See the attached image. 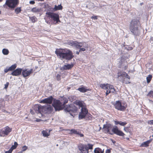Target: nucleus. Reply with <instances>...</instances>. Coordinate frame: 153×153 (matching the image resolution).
Instances as JSON below:
<instances>
[{
    "label": "nucleus",
    "instance_id": "obj_1",
    "mask_svg": "<svg viewBox=\"0 0 153 153\" xmlns=\"http://www.w3.org/2000/svg\"><path fill=\"white\" fill-rule=\"evenodd\" d=\"M55 53L58 58L62 60L69 61L74 57L72 51L68 48L56 49Z\"/></svg>",
    "mask_w": 153,
    "mask_h": 153
},
{
    "label": "nucleus",
    "instance_id": "obj_2",
    "mask_svg": "<svg viewBox=\"0 0 153 153\" xmlns=\"http://www.w3.org/2000/svg\"><path fill=\"white\" fill-rule=\"evenodd\" d=\"M76 104L81 108V112L79 115V119H81L84 118L88 112L85 103L82 101H78L76 102Z\"/></svg>",
    "mask_w": 153,
    "mask_h": 153
},
{
    "label": "nucleus",
    "instance_id": "obj_3",
    "mask_svg": "<svg viewBox=\"0 0 153 153\" xmlns=\"http://www.w3.org/2000/svg\"><path fill=\"white\" fill-rule=\"evenodd\" d=\"M105 132L106 133L112 134L110 130L112 129V131L114 134L123 137L125 135V134L121 131L119 129L117 126H114L112 129L111 125H107L104 128Z\"/></svg>",
    "mask_w": 153,
    "mask_h": 153
},
{
    "label": "nucleus",
    "instance_id": "obj_4",
    "mask_svg": "<svg viewBox=\"0 0 153 153\" xmlns=\"http://www.w3.org/2000/svg\"><path fill=\"white\" fill-rule=\"evenodd\" d=\"M140 22L139 19H132L131 21L129 28L131 32L134 35H136L138 33V27Z\"/></svg>",
    "mask_w": 153,
    "mask_h": 153
},
{
    "label": "nucleus",
    "instance_id": "obj_5",
    "mask_svg": "<svg viewBox=\"0 0 153 153\" xmlns=\"http://www.w3.org/2000/svg\"><path fill=\"white\" fill-rule=\"evenodd\" d=\"M100 87L103 89L106 90V96H107L111 93L117 94V91L114 88V86L111 85L107 83L103 84L100 85Z\"/></svg>",
    "mask_w": 153,
    "mask_h": 153
},
{
    "label": "nucleus",
    "instance_id": "obj_6",
    "mask_svg": "<svg viewBox=\"0 0 153 153\" xmlns=\"http://www.w3.org/2000/svg\"><path fill=\"white\" fill-rule=\"evenodd\" d=\"M113 105L116 109L121 111H125L127 106L126 103L121 102L120 100L116 101Z\"/></svg>",
    "mask_w": 153,
    "mask_h": 153
},
{
    "label": "nucleus",
    "instance_id": "obj_7",
    "mask_svg": "<svg viewBox=\"0 0 153 153\" xmlns=\"http://www.w3.org/2000/svg\"><path fill=\"white\" fill-rule=\"evenodd\" d=\"M53 100L52 105L56 111H59L62 110L64 108L62 105V103L60 100L54 99Z\"/></svg>",
    "mask_w": 153,
    "mask_h": 153
},
{
    "label": "nucleus",
    "instance_id": "obj_8",
    "mask_svg": "<svg viewBox=\"0 0 153 153\" xmlns=\"http://www.w3.org/2000/svg\"><path fill=\"white\" fill-rule=\"evenodd\" d=\"M37 108L38 111L40 113L41 112H43V111L45 110L46 113H50L53 110V108L50 105H48L47 106L38 105Z\"/></svg>",
    "mask_w": 153,
    "mask_h": 153
},
{
    "label": "nucleus",
    "instance_id": "obj_9",
    "mask_svg": "<svg viewBox=\"0 0 153 153\" xmlns=\"http://www.w3.org/2000/svg\"><path fill=\"white\" fill-rule=\"evenodd\" d=\"M46 14L47 15V17L49 18H51L53 20L56 22L54 23L55 24H56L59 22H60L59 20V16L58 14L53 13L51 12H47L46 13Z\"/></svg>",
    "mask_w": 153,
    "mask_h": 153
},
{
    "label": "nucleus",
    "instance_id": "obj_10",
    "mask_svg": "<svg viewBox=\"0 0 153 153\" xmlns=\"http://www.w3.org/2000/svg\"><path fill=\"white\" fill-rule=\"evenodd\" d=\"M83 43L78 42L77 41L73 40H68L65 44L72 47H74L76 48H79L82 46Z\"/></svg>",
    "mask_w": 153,
    "mask_h": 153
},
{
    "label": "nucleus",
    "instance_id": "obj_11",
    "mask_svg": "<svg viewBox=\"0 0 153 153\" xmlns=\"http://www.w3.org/2000/svg\"><path fill=\"white\" fill-rule=\"evenodd\" d=\"M19 4V0H7L5 4L11 9H13Z\"/></svg>",
    "mask_w": 153,
    "mask_h": 153
},
{
    "label": "nucleus",
    "instance_id": "obj_12",
    "mask_svg": "<svg viewBox=\"0 0 153 153\" xmlns=\"http://www.w3.org/2000/svg\"><path fill=\"white\" fill-rule=\"evenodd\" d=\"M11 131L12 128L8 126H6L0 131V136L3 137L7 136Z\"/></svg>",
    "mask_w": 153,
    "mask_h": 153
},
{
    "label": "nucleus",
    "instance_id": "obj_13",
    "mask_svg": "<svg viewBox=\"0 0 153 153\" xmlns=\"http://www.w3.org/2000/svg\"><path fill=\"white\" fill-rule=\"evenodd\" d=\"M54 98L52 96H50L48 98H45L43 100H39L38 102L40 103L51 104Z\"/></svg>",
    "mask_w": 153,
    "mask_h": 153
},
{
    "label": "nucleus",
    "instance_id": "obj_14",
    "mask_svg": "<svg viewBox=\"0 0 153 153\" xmlns=\"http://www.w3.org/2000/svg\"><path fill=\"white\" fill-rule=\"evenodd\" d=\"M22 75L23 77H25L29 76L33 72V69H31L29 70L28 69H25L22 70Z\"/></svg>",
    "mask_w": 153,
    "mask_h": 153
},
{
    "label": "nucleus",
    "instance_id": "obj_15",
    "mask_svg": "<svg viewBox=\"0 0 153 153\" xmlns=\"http://www.w3.org/2000/svg\"><path fill=\"white\" fill-rule=\"evenodd\" d=\"M78 148L82 153H88L87 146L86 145L80 144L78 146Z\"/></svg>",
    "mask_w": 153,
    "mask_h": 153
},
{
    "label": "nucleus",
    "instance_id": "obj_16",
    "mask_svg": "<svg viewBox=\"0 0 153 153\" xmlns=\"http://www.w3.org/2000/svg\"><path fill=\"white\" fill-rule=\"evenodd\" d=\"M122 77H126L128 78V79H130V76L126 72H124L122 71H119L117 73V77L119 78Z\"/></svg>",
    "mask_w": 153,
    "mask_h": 153
},
{
    "label": "nucleus",
    "instance_id": "obj_17",
    "mask_svg": "<svg viewBox=\"0 0 153 153\" xmlns=\"http://www.w3.org/2000/svg\"><path fill=\"white\" fill-rule=\"evenodd\" d=\"M22 69L21 68H18L14 70L11 74L13 76H18L20 75L22 72Z\"/></svg>",
    "mask_w": 153,
    "mask_h": 153
},
{
    "label": "nucleus",
    "instance_id": "obj_18",
    "mask_svg": "<svg viewBox=\"0 0 153 153\" xmlns=\"http://www.w3.org/2000/svg\"><path fill=\"white\" fill-rule=\"evenodd\" d=\"M77 90L82 93H85L88 91H90L91 90L89 88H87V87L81 86V87L77 89Z\"/></svg>",
    "mask_w": 153,
    "mask_h": 153
},
{
    "label": "nucleus",
    "instance_id": "obj_19",
    "mask_svg": "<svg viewBox=\"0 0 153 153\" xmlns=\"http://www.w3.org/2000/svg\"><path fill=\"white\" fill-rule=\"evenodd\" d=\"M70 133L73 134H78L80 136V137H84V135L81 133H80L78 131H77V130L75 129H72L70 130Z\"/></svg>",
    "mask_w": 153,
    "mask_h": 153
},
{
    "label": "nucleus",
    "instance_id": "obj_20",
    "mask_svg": "<svg viewBox=\"0 0 153 153\" xmlns=\"http://www.w3.org/2000/svg\"><path fill=\"white\" fill-rule=\"evenodd\" d=\"M74 66L73 64L64 65L61 68L62 70H67L71 69Z\"/></svg>",
    "mask_w": 153,
    "mask_h": 153
},
{
    "label": "nucleus",
    "instance_id": "obj_21",
    "mask_svg": "<svg viewBox=\"0 0 153 153\" xmlns=\"http://www.w3.org/2000/svg\"><path fill=\"white\" fill-rule=\"evenodd\" d=\"M60 101L62 103V105H63V107H65V105L68 102V99L64 96L61 97Z\"/></svg>",
    "mask_w": 153,
    "mask_h": 153
},
{
    "label": "nucleus",
    "instance_id": "obj_22",
    "mask_svg": "<svg viewBox=\"0 0 153 153\" xmlns=\"http://www.w3.org/2000/svg\"><path fill=\"white\" fill-rule=\"evenodd\" d=\"M152 141L151 140H150L146 141L145 142L142 143L140 146V147H147L149 146V144Z\"/></svg>",
    "mask_w": 153,
    "mask_h": 153
},
{
    "label": "nucleus",
    "instance_id": "obj_23",
    "mask_svg": "<svg viewBox=\"0 0 153 153\" xmlns=\"http://www.w3.org/2000/svg\"><path fill=\"white\" fill-rule=\"evenodd\" d=\"M42 11L41 8H38L37 7H34L31 10V11L34 13H39Z\"/></svg>",
    "mask_w": 153,
    "mask_h": 153
},
{
    "label": "nucleus",
    "instance_id": "obj_24",
    "mask_svg": "<svg viewBox=\"0 0 153 153\" xmlns=\"http://www.w3.org/2000/svg\"><path fill=\"white\" fill-rule=\"evenodd\" d=\"M114 122L115 125L119 124L122 126H124L127 124V123L126 122H123L121 121H119L117 120L114 121Z\"/></svg>",
    "mask_w": 153,
    "mask_h": 153
},
{
    "label": "nucleus",
    "instance_id": "obj_25",
    "mask_svg": "<svg viewBox=\"0 0 153 153\" xmlns=\"http://www.w3.org/2000/svg\"><path fill=\"white\" fill-rule=\"evenodd\" d=\"M42 133L43 136L44 137H48L50 136L49 132H48V130L47 129L43 130L42 132Z\"/></svg>",
    "mask_w": 153,
    "mask_h": 153
},
{
    "label": "nucleus",
    "instance_id": "obj_26",
    "mask_svg": "<svg viewBox=\"0 0 153 153\" xmlns=\"http://www.w3.org/2000/svg\"><path fill=\"white\" fill-rule=\"evenodd\" d=\"M64 108H65V111L70 112L71 115L72 116H73L72 115V114H71V105H66L65 106V107Z\"/></svg>",
    "mask_w": 153,
    "mask_h": 153
},
{
    "label": "nucleus",
    "instance_id": "obj_27",
    "mask_svg": "<svg viewBox=\"0 0 153 153\" xmlns=\"http://www.w3.org/2000/svg\"><path fill=\"white\" fill-rule=\"evenodd\" d=\"M71 112H76L77 111V108L74 105H71Z\"/></svg>",
    "mask_w": 153,
    "mask_h": 153
},
{
    "label": "nucleus",
    "instance_id": "obj_28",
    "mask_svg": "<svg viewBox=\"0 0 153 153\" xmlns=\"http://www.w3.org/2000/svg\"><path fill=\"white\" fill-rule=\"evenodd\" d=\"M132 128L130 127V126L125 127L124 128V130L127 132H129L131 134L132 133Z\"/></svg>",
    "mask_w": 153,
    "mask_h": 153
},
{
    "label": "nucleus",
    "instance_id": "obj_29",
    "mask_svg": "<svg viewBox=\"0 0 153 153\" xmlns=\"http://www.w3.org/2000/svg\"><path fill=\"white\" fill-rule=\"evenodd\" d=\"M62 7L61 4L58 5V6L56 5L54 8V10L55 11L62 10Z\"/></svg>",
    "mask_w": 153,
    "mask_h": 153
},
{
    "label": "nucleus",
    "instance_id": "obj_30",
    "mask_svg": "<svg viewBox=\"0 0 153 153\" xmlns=\"http://www.w3.org/2000/svg\"><path fill=\"white\" fill-rule=\"evenodd\" d=\"M2 53L4 55H7L9 53L8 50L7 49L4 48L2 50Z\"/></svg>",
    "mask_w": 153,
    "mask_h": 153
},
{
    "label": "nucleus",
    "instance_id": "obj_31",
    "mask_svg": "<svg viewBox=\"0 0 153 153\" xmlns=\"http://www.w3.org/2000/svg\"><path fill=\"white\" fill-rule=\"evenodd\" d=\"M21 8V7H17L15 10V13L17 14L20 13L22 11Z\"/></svg>",
    "mask_w": 153,
    "mask_h": 153
},
{
    "label": "nucleus",
    "instance_id": "obj_32",
    "mask_svg": "<svg viewBox=\"0 0 153 153\" xmlns=\"http://www.w3.org/2000/svg\"><path fill=\"white\" fill-rule=\"evenodd\" d=\"M30 18L33 23H34L37 21V19L35 16L30 17Z\"/></svg>",
    "mask_w": 153,
    "mask_h": 153
},
{
    "label": "nucleus",
    "instance_id": "obj_33",
    "mask_svg": "<svg viewBox=\"0 0 153 153\" xmlns=\"http://www.w3.org/2000/svg\"><path fill=\"white\" fill-rule=\"evenodd\" d=\"M152 78V76L151 75H149L146 77L147 82L148 83H149Z\"/></svg>",
    "mask_w": 153,
    "mask_h": 153
},
{
    "label": "nucleus",
    "instance_id": "obj_34",
    "mask_svg": "<svg viewBox=\"0 0 153 153\" xmlns=\"http://www.w3.org/2000/svg\"><path fill=\"white\" fill-rule=\"evenodd\" d=\"M16 64H14L9 67V68L10 71H12L14 70L16 68Z\"/></svg>",
    "mask_w": 153,
    "mask_h": 153
},
{
    "label": "nucleus",
    "instance_id": "obj_35",
    "mask_svg": "<svg viewBox=\"0 0 153 153\" xmlns=\"http://www.w3.org/2000/svg\"><path fill=\"white\" fill-rule=\"evenodd\" d=\"M18 145V144L16 142H15L14 143V145H13L11 146L10 149H12V150H13L15 149L16 148Z\"/></svg>",
    "mask_w": 153,
    "mask_h": 153
},
{
    "label": "nucleus",
    "instance_id": "obj_36",
    "mask_svg": "<svg viewBox=\"0 0 153 153\" xmlns=\"http://www.w3.org/2000/svg\"><path fill=\"white\" fill-rule=\"evenodd\" d=\"M147 96L149 97H153V91H150L147 94Z\"/></svg>",
    "mask_w": 153,
    "mask_h": 153
},
{
    "label": "nucleus",
    "instance_id": "obj_37",
    "mask_svg": "<svg viewBox=\"0 0 153 153\" xmlns=\"http://www.w3.org/2000/svg\"><path fill=\"white\" fill-rule=\"evenodd\" d=\"M88 150L89 149H93V145H92L91 144H88Z\"/></svg>",
    "mask_w": 153,
    "mask_h": 153
},
{
    "label": "nucleus",
    "instance_id": "obj_38",
    "mask_svg": "<svg viewBox=\"0 0 153 153\" xmlns=\"http://www.w3.org/2000/svg\"><path fill=\"white\" fill-rule=\"evenodd\" d=\"M56 78L58 81L60 80L61 79L60 75L59 74H58L56 76Z\"/></svg>",
    "mask_w": 153,
    "mask_h": 153
},
{
    "label": "nucleus",
    "instance_id": "obj_39",
    "mask_svg": "<svg viewBox=\"0 0 153 153\" xmlns=\"http://www.w3.org/2000/svg\"><path fill=\"white\" fill-rule=\"evenodd\" d=\"M9 82H7L6 84H5L4 85V88L5 89H7V88H8V86L9 85Z\"/></svg>",
    "mask_w": 153,
    "mask_h": 153
},
{
    "label": "nucleus",
    "instance_id": "obj_40",
    "mask_svg": "<svg viewBox=\"0 0 153 153\" xmlns=\"http://www.w3.org/2000/svg\"><path fill=\"white\" fill-rule=\"evenodd\" d=\"M9 71H10V70L9 68H7L6 69L4 70V72L5 73H7Z\"/></svg>",
    "mask_w": 153,
    "mask_h": 153
},
{
    "label": "nucleus",
    "instance_id": "obj_41",
    "mask_svg": "<svg viewBox=\"0 0 153 153\" xmlns=\"http://www.w3.org/2000/svg\"><path fill=\"white\" fill-rule=\"evenodd\" d=\"M122 82L123 83H125L126 84L130 83V82L129 81H126V82H125V81L124 79H123L122 80Z\"/></svg>",
    "mask_w": 153,
    "mask_h": 153
},
{
    "label": "nucleus",
    "instance_id": "obj_42",
    "mask_svg": "<svg viewBox=\"0 0 153 153\" xmlns=\"http://www.w3.org/2000/svg\"><path fill=\"white\" fill-rule=\"evenodd\" d=\"M27 149V147L25 146L22 147V149L23 151H25Z\"/></svg>",
    "mask_w": 153,
    "mask_h": 153
},
{
    "label": "nucleus",
    "instance_id": "obj_43",
    "mask_svg": "<svg viewBox=\"0 0 153 153\" xmlns=\"http://www.w3.org/2000/svg\"><path fill=\"white\" fill-rule=\"evenodd\" d=\"M78 49H79V51H85L86 50L84 48H81V47H80L79 48H78Z\"/></svg>",
    "mask_w": 153,
    "mask_h": 153
},
{
    "label": "nucleus",
    "instance_id": "obj_44",
    "mask_svg": "<svg viewBox=\"0 0 153 153\" xmlns=\"http://www.w3.org/2000/svg\"><path fill=\"white\" fill-rule=\"evenodd\" d=\"M148 123L150 125H153V120H149L148 121Z\"/></svg>",
    "mask_w": 153,
    "mask_h": 153
},
{
    "label": "nucleus",
    "instance_id": "obj_45",
    "mask_svg": "<svg viewBox=\"0 0 153 153\" xmlns=\"http://www.w3.org/2000/svg\"><path fill=\"white\" fill-rule=\"evenodd\" d=\"M111 149H107L105 151V153H111Z\"/></svg>",
    "mask_w": 153,
    "mask_h": 153
},
{
    "label": "nucleus",
    "instance_id": "obj_46",
    "mask_svg": "<svg viewBox=\"0 0 153 153\" xmlns=\"http://www.w3.org/2000/svg\"><path fill=\"white\" fill-rule=\"evenodd\" d=\"M97 17L98 16H92L91 17V19L96 20L97 19Z\"/></svg>",
    "mask_w": 153,
    "mask_h": 153
},
{
    "label": "nucleus",
    "instance_id": "obj_47",
    "mask_svg": "<svg viewBox=\"0 0 153 153\" xmlns=\"http://www.w3.org/2000/svg\"><path fill=\"white\" fill-rule=\"evenodd\" d=\"M13 150L10 148V149L8 151H7L5 152V153H11Z\"/></svg>",
    "mask_w": 153,
    "mask_h": 153
},
{
    "label": "nucleus",
    "instance_id": "obj_48",
    "mask_svg": "<svg viewBox=\"0 0 153 153\" xmlns=\"http://www.w3.org/2000/svg\"><path fill=\"white\" fill-rule=\"evenodd\" d=\"M29 3L31 4H34L35 3V2L34 1H31L29 2Z\"/></svg>",
    "mask_w": 153,
    "mask_h": 153
},
{
    "label": "nucleus",
    "instance_id": "obj_49",
    "mask_svg": "<svg viewBox=\"0 0 153 153\" xmlns=\"http://www.w3.org/2000/svg\"><path fill=\"white\" fill-rule=\"evenodd\" d=\"M91 116H92L91 114H89L88 118V119H86V120H90L92 118Z\"/></svg>",
    "mask_w": 153,
    "mask_h": 153
},
{
    "label": "nucleus",
    "instance_id": "obj_50",
    "mask_svg": "<svg viewBox=\"0 0 153 153\" xmlns=\"http://www.w3.org/2000/svg\"><path fill=\"white\" fill-rule=\"evenodd\" d=\"M94 152L95 153H100V152L99 150H94Z\"/></svg>",
    "mask_w": 153,
    "mask_h": 153
},
{
    "label": "nucleus",
    "instance_id": "obj_51",
    "mask_svg": "<svg viewBox=\"0 0 153 153\" xmlns=\"http://www.w3.org/2000/svg\"><path fill=\"white\" fill-rule=\"evenodd\" d=\"M133 48L132 47H128V50H131L133 49Z\"/></svg>",
    "mask_w": 153,
    "mask_h": 153
},
{
    "label": "nucleus",
    "instance_id": "obj_52",
    "mask_svg": "<svg viewBox=\"0 0 153 153\" xmlns=\"http://www.w3.org/2000/svg\"><path fill=\"white\" fill-rule=\"evenodd\" d=\"M80 51H79H79H76V54H77V55H79V52H80Z\"/></svg>",
    "mask_w": 153,
    "mask_h": 153
},
{
    "label": "nucleus",
    "instance_id": "obj_53",
    "mask_svg": "<svg viewBox=\"0 0 153 153\" xmlns=\"http://www.w3.org/2000/svg\"><path fill=\"white\" fill-rule=\"evenodd\" d=\"M52 131V129H50L48 131V132H49V134H50V132Z\"/></svg>",
    "mask_w": 153,
    "mask_h": 153
},
{
    "label": "nucleus",
    "instance_id": "obj_54",
    "mask_svg": "<svg viewBox=\"0 0 153 153\" xmlns=\"http://www.w3.org/2000/svg\"><path fill=\"white\" fill-rule=\"evenodd\" d=\"M40 120H39H39H38L37 119L36 120V121L37 122H39Z\"/></svg>",
    "mask_w": 153,
    "mask_h": 153
},
{
    "label": "nucleus",
    "instance_id": "obj_55",
    "mask_svg": "<svg viewBox=\"0 0 153 153\" xmlns=\"http://www.w3.org/2000/svg\"><path fill=\"white\" fill-rule=\"evenodd\" d=\"M36 1H43L44 0H36Z\"/></svg>",
    "mask_w": 153,
    "mask_h": 153
},
{
    "label": "nucleus",
    "instance_id": "obj_56",
    "mask_svg": "<svg viewBox=\"0 0 153 153\" xmlns=\"http://www.w3.org/2000/svg\"><path fill=\"white\" fill-rule=\"evenodd\" d=\"M126 139L127 140H129V138H128V137H127V138H126Z\"/></svg>",
    "mask_w": 153,
    "mask_h": 153
},
{
    "label": "nucleus",
    "instance_id": "obj_57",
    "mask_svg": "<svg viewBox=\"0 0 153 153\" xmlns=\"http://www.w3.org/2000/svg\"><path fill=\"white\" fill-rule=\"evenodd\" d=\"M46 22L47 23L50 24V22H48V21H47V20H46Z\"/></svg>",
    "mask_w": 153,
    "mask_h": 153
},
{
    "label": "nucleus",
    "instance_id": "obj_58",
    "mask_svg": "<svg viewBox=\"0 0 153 153\" xmlns=\"http://www.w3.org/2000/svg\"><path fill=\"white\" fill-rule=\"evenodd\" d=\"M127 68V66H126L125 67V69H126V68Z\"/></svg>",
    "mask_w": 153,
    "mask_h": 153
},
{
    "label": "nucleus",
    "instance_id": "obj_59",
    "mask_svg": "<svg viewBox=\"0 0 153 153\" xmlns=\"http://www.w3.org/2000/svg\"><path fill=\"white\" fill-rule=\"evenodd\" d=\"M3 0H0V2L2 1Z\"/></svg>",
    "mask_w": 153,
    "mask_h": 153
},
{
    "label": "nucleus",
    "instance_id": "obj_60",
    "mask_svg": "<svg viewBox=\"0 0 153 153\" xmlns=\"http://www.w3.org/2000/svg\"><path fill=\"white\" fill-rule=\"evenodd\" d=\"M1 14V12L0 11V15Z\"/></svg>",
    "mask_w": 153,
    "mask_h": 153
},
{
    "label": "nucleus",
    "instance_id": "obj_61",
    "mask_svg": "<svg viewBox=\"0 0 153 153\" xmlns=\"http://www.w3.org/2000/svg\"><path fill=\"white\" fill-rule=\"evenodd\" d=\"M152 137H153V135H152Z\"/></svg>",
    "mask_w": 153,
    "mask_h": 153
}]
</instances>
